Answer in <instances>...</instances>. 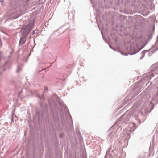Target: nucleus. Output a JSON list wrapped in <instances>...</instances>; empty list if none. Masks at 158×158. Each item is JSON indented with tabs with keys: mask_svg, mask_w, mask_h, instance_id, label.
I'll use <instances>...</instances> for the list:
<instances>
[{
	"mask_svg": "<svg viewBox=\"0 0 158 158\" xmlns=\"http://www.w3.org/2000/svg\"><path fill=\"white\" fill-rule=\"evenodd\" d=\"M153 75L152 76V77H153Z\"/></svg>",
	"mask_w": 158,
	"mask_h": 158,
	"instance_id": "nucleus-2",
	"label": "nucleus"
},
{
	"mask_svg": "<svg viewBox=\"0 0 158 158\" xmlns=\"http://www.w3.org/2000/svg\"><path fill=\"white\" fill-rule=\"evenodd\" d=\"M156 71V72H155V73L156 74H158V69L156 70H155Z\"/></svg>",
	"mask_w": 158,
	"mask_h": 158,
	"instance_id": "nucleus-1",
	"label": "nucleus"
},
{
	"mask_svg": "<svg viewBox=\"0 0 158 158\" xmlns=\"http://www.w3.org/2000/svg\"><path fill=\"white\" fill-rule=\"evenodd\" d=\"M152 74V75H154V73H153Z\"/></svg>",
	"mask_w": 158,
	"mask_h": 158,
	"instance_id": "nucleus-3",
	"label": "nucleus"
}]
</instances>
